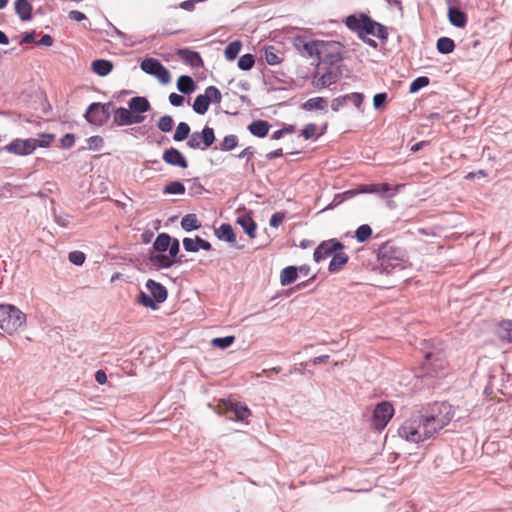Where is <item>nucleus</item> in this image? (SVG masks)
<instances>
[{"label":"nucleus","instance_id":"f257e3e1","mask_svg":"<svg viewBox=\"0 0 512 512\" xmlns=\"http://www.w3.org/2000/svg\"><path fill=\"white\" fill-rule=\"evenodd\" d=\"M436 434L435 428L430 425L420 410L412 413L398 428L399 437L414 444L429 440Z\"/></svg>","mask_w":512,"mask_h":512},{"label":"nucleus","instance_id":"f03ea898","mask_svg":"<svg viewBox=\"0 0 512 512\" xmlns=\"http://www.w3.org/2000/svg\"><path fill=\"white\" fill-rule=\"evenodd\" d=\"M377 259L381 272L386 274L403 270L408 265L406 252L391 242H386L378 248Z\"/></svg>","mask_w":512,"mask_h":512},{"label":"nucleus","instance_id":"7ed1b4c3","mask_svg":"<svg viewBox=\"0 0 512 512\" xmlns=\"http://www.w3.org/2000/svg\"><path fill=\"white\" fill-rule=\"evenodd\" d=\"M421 368L424 372L423 376L431 378L445 377L449 372V366L444 351L439 347H432L431 350L426 351Z\"/></svg>","mask_w":512,"mask_h":512},{"label":"nucleus","instance_id":"20e7f679","mask_svg":"<svg viewBox=\"0 0 512 512\" xmlns=\"http://www.w3.org/2000/svg\"><path fill=\"white\" fill-rule=\"evenodd\" d=\"M420 411L437 433L447 426L454 417V409L447 402H435Z\"/></svg>","mask_w":512,"mask_h":512},{"label":"nucleus","instance_id":"39448f33","mask_svg":"<svg viewBox=\"0 0 512 512\" xmlns=\"http://www.w3.org/2000/svg\"><path fill=\"white\" fill-rule=\"evenodd\" d=\"M26 322V315L14 305H0V328L8 333L13 334L19 328L23 327Z\"/></svg>","mask_w":512,"mask_h":512},{"label":"nucleus","instance_id":"423d86ee","mask_svg":"<svg viewBox=\"0 0 512 512\" xmlns=\"http://www.w3.org/2000/svg\"><path fill=\"white\" fill-rule=\"evenodd\" d=\"M343 46L337 41H320L318 59L327 67L342 68L344 60Z\"/></svg>","mask_w":512,"mask_h":512},{"label":"nucleus","instance_id":"0eeeda50","mask_svg":"<svg viewBox=\"0 0 512 512\" xmlns=\"http://www.w3.org/2000/svg\"><path fill=\"white\" fill-rule=\"evenodd\" d=\"M168 251V255L155 254L151 252L149 255L150 263L157 269H168L176 263H182L183 255L178 256L180 252V243L178 239L172 238Z\"/></svg>","mask_w":512,"mask_h":512},{"label":"nucleus","instance_id":"6e6552de","mask_svg":"<svg viewBox=\"0 0 512 512\" xmlns=\"http://www.w3.org/2000/svg\"><path fill=\"white\" fill-rule=\"evenodd\" d=\"M375 20H373L368 14L361 13L359 16L351 14L346 17L345 25L349 30L356 33L358 38L373 35L376 26Z\"/></svg>","mask_w":512,"mask_h":512},{"label":"nucleus","instance_id":"1a4fd4ad","mask_svg":"<svg viewBox=\"0 0 512 512\" xmlns=\"http://www.w3.org/2000/svg\"><path fill=\"white\" fill-rule=\"evenodd\" d=\"M113 108L114 104L112 102H93L87 107L84 118L92 125L103 126L109 120Z\"/></svg>","mask_w":512,"mask_h":512},{"label":"nucleus","instance_id":"9d476101","mask_svg":"<svg viewBox=\"0 0 512 512\" xmlns=\"http://www.w3.org/2000/svg\"><path fill=\"white\" fill-rule=\"evenodd\" d=\"M394 415V407L389 401H382L378 403L371 417V426L382 431Z\"/></svg>","mask_w":512,"mask_h":512},{"label":"nucleus","instance_id":"9b49d317","mask_svg":"<svg viewBox=\"0 0 512 512\" xmlns=\"http://www.w3.org/2000/svg\"><path fill=\"white\" fill-rule=\"evenodd\" d=\"M215 141V133L214 129L208 126H205L202 131H195L191 134L188 139L186 145L193 150H206L208 149Z\"/></svg>","mask_w":512,"mask_h":512},{"label":"nucleus","instance_id":"f8f14e48","mask_svg":"<svg viewBox=\"0 0 512 512\" xmlns=\"http://www.w3.org/2000/svg\"><path fill=\"white\" fill-rule=\"evenodd\" d=\"M344 249V245L337 239H330L327 241H322L315 249L313 253V258L315 262L319 263L320 261L326 259L327 257L333 256L337 251H341Z\"/></svg>","mask_w":512,"mask_h":512},{"label":"nucleus","instance_id":"ddd939ff","mask_svg":"<svg viewBox=\"0 0 512 512\" xmlns=\"http://www.w3.org/2000/svg\"><path fill=\"white\" fill-rule=\"evenodd\" d=\"M36 139L28 138V139H15L7 144L4 149L15 155H29L33 153L36 149Z\"/></svg>","mask_w":512,"mask_h":512},{"label":"nucleus","instance_id":"4468645a","mask_svg":"<svg viewBox=\"0 0 512 512\" xmlns=\"http://www.w3.org/2000/svg\"><path fill=\"white\" fill-rule=\"evenodd\" d=\"M317 72L313 79V86L317 89L327 88L330 85L336 83L338 79L342 76V69L326 67V71L318 76Z\"/></svg>","mask_w":512,"mask_h":512},{"label":"nucleus","instance_id":"2eb2a0df","mask_svg":"<svg viewBox=\"0 0 512 512\" xmlns=\"http://www.w3.org/2000/svg\"><path fill=\"white\" fill-rule=\"evenodd\" d=\"M163 161L171 166L186 169L188 167V161L184 154L174 147L166 149L162 154Z\"/></svg>","mask_w":512,"mask_h":512},{"label":"nucleus","instance_id":"dca6fc26","mask_svg":"<svg viewBox=\"0 0 512 512\" xmlns=\"http://www.w3.org/2000/svg\"><path fill=\"white\" fill-rule=\"evenodd\" d=\"M295 47L301 52V54L305 57H314L318 58V54L320 51V41L310 40L306 41L303 38H297L294 43Z\"/></svg>","mask_w":512,"mask_h":512},{"label":"nucleus","instance_id":"f3484780","mask_svg":"<svg viewBox=\"0 0 512 512\" xmlns=\"http://www.w3.org/2000/svg\"><path fill=\"white\" fill-rule=\"evenodd\" d=\"M182 243H183L184 249L187 252L196 253L200 249H203V250H206V251H209V250L212 249V245L210 244V242L202 239L199 236H196L195 239L187 238L186 237V238L183 239Z\"/></svg>","mask_w":512,"mask_h":512},{"label":"nucleus","instance_id":"a211bd4d","mask_svg":"<svg viewBox=\"0 0 512 512\" xmlns=\"http://www.w3.org/2000/svg\"><path fill=\"white\" fill-rule=\"evenodd\" d=\"M177 55L188 65L193 68H199L203 66V60L200 54L196 51H192L188 48L179 49Z\"/></svg>","mask_w":512,"mask_h":512},{"label":"nucleus","instance_id":"6ab92c4d","mask_svg":"<svg viewBox=\"0 0 512 512\" xmlns=\"http://www.w3.org/2000/svg\"><path fill=\"white\" fill-rule=\"evenodd\" d=\"M146 288L150 291L151 296L157 303H162L167 299L168 292L166 287L153 279L147 280Z\"/></svg>","mask_w":512,"mask_h":512},{"label":"nucleus","instance_id":"aec40b11","mask_svg":"<svg viewBox=\"0 0 512 512\" xmlns=\"http://www.w3.org/2000/svg\"><path fill=\"white\" fill-rule=\"evenodd\" d=\"M236 223L241 226L250 239H254L256 237L257 224L249 214H242L238 216Z\"/></svg>","mask_w":512,"mask_h":512},{"label":"nucleus","instance_id":"412c9836","mask_svg":"<svg viewBox=\"0 0 512 512\" xmlns=\"http://www.w3.org/2000/svg\"><path fill=\"white\" fill-rule=\"evenodd\" d=\"M451 25L457 28H464L467 24V15L456 7H449L447 13Z\"/></svg>","mask_w":512,"mask_h":512},{"label":"nucleus","instance_id":"4be33fe9","mask_svg":"<svg viewBox=\"0 0 512 512\" xmlns=\"http://www.w3.org/2000/svg\"><path fill=\"white\" fill-rule=\"evenodd\" d=\"M128 107L134 113H146L151 109V105L146 97L135 96L128 101Z\"/></svg>","mask_w":512,"mask_h":512},{"label":"nucleus","instance_id":"5701e85b","mask_svg":"<svg viewBox=\"0 0 512 512\" xmlns=\"http://www.w3.org/2000/svg\"><path fill=\"white\" fill-rule=\"evenodd\" d=\"M247 129L253 136L264 138L269 132L270 124L265 120H254Z\"/></svg>","mask_w":512,"mask_h":512},{"label":"nucleus","instance_id":"b1692460","mask_svg":"<svg viewBox=\"0 0 512 512\" xmlns=\"http://www.w3.org/2000/svg\"><path fill=\"white\" fill-rule=\"evenodd\" d=\"M15 12L22 21L32 20V5L28 0H16L14 3Z\"/></svg>","mask_w":512,"mask_h":512},{"label":"nucleus","instance_id":"393cba45","mask_svg":"<svg viewBox=\"0 0 512 512\" xmlns=\"http://www.w3.org/2000/svg\"><path fill=\"white\" fill-rule=\"evenodd\" d=\"M215 235L219 240L234 243L236 241V235L234 230L229 223H223L219 228L215 229Z\"/></svg>","mask_w":512,"mask_h":512},{"label":"nucleus","instance_id":"a878e982","mask_svg":"<svg viewBox=\"0 0 512 512\" xmlns=\"http://www.w3.org/2000/svg\"><path fill=\"white\" fill-rule=\"evenodd\" d=\"M92 71L101 76H107L113 69V63L106 59H96L91 64Z\"/></svg>","mask_w":512,"mask_h":512},{"label":"nucleus","instance_id":"bb28decb","mask_svg":"<svg viewBox=\"0 0 512 512\" xmlns=\"http://www.w3.org/2000/svg\"><path fill=\"white\" fill-rule=\"evenodd\" d=\"M172 237L167 233H160L156 237L153 243V253L158 252V254H163L166 252L171 244Z\"/></svg>","mask_w":512,"mask_h":512},{"label":"nucleus","instance_id":"cd10ccee","mask_svg":"<svg viewBox=\"0 0 512 512\" xmlns=\"http://www.w3.org/2000/svg\"><path fill=\"white\" fill-rule=\"evenodd\" d=\"M112 111L114 113L113 121H114L115 125H117V126L130 125L131 111L129 108H125V107H119L116 109L113 108Z\"/></svg>","mask_w":512,"mask_h":512},{"label":"nucleus","instance_id":"c85d7f7f","mask_svg":"<svg viewBox=\"0 0 512 512\" xmlns=\"http://www.w3.org/2000/svg\"><path fill=\"white\" fill-rule=\"evenodd\" d=\"M228 411L234 414V417H231V419L234 420L243 421L251 415L249 408L240 403H231L228 407Z\"/></svg>","mask_w":512,"mask_h":512},{"label":"nucleus","instance_id":"c756f323","mask_svg":"<svg viewBox=\"0 0 512 512\" xmlns=\"http://www.w3.org/2000/svg\"><path fill=\"white\" fill-rule=\"evenodd\" d=\"M298 277L297 266H287L280 273V283L282 286L292 284Z\"/></svg>","mask_w":512,"mask_h":512},{"label":"nucleus","instance_id":"7c9ffc66","mask_svg":"<svg viewBox=\"0 0 512 512\" xmlns=\"http://www.w3.org/2000/svg\"><path fill=\"white\" fill-rule=\"evenodd\" d=\"M302 109L305 111L323 110L327 109V100L323 97H313L308 99L302 104Z\"/></svg>","mask_w":512,"mask_h":512},{"label":"nucleus","instance_id":"2f4dec72","mask_svg":"<svg viewBox=\"0 0 512 512\" xmlns=\"http://www.w3.org/2000/svg\"><path fill=\"white\" fill-rule=\"evenodd\" d=\"M196 84L188 75H181L177 80V89L183 94H191L194 92Z\"/></svg>","mask_w":512,"mask_h":512},{"label":"nucleus","instance_id":"473e14b6","mask_svg":"<svg viewBox=\"0 0 512 512\" xmlns=\"http://www.w3.org/2000/svg\"><path fill=\"white\" fill-rule=\"evenodd\" d=\"M348 259H349V257L345 253L337 251L333 255V257L329 263L328 270L331 273H335V272L339 271L348 262Z\"/></svg>","mask_w":512,"mask_h":512},{"label":"nucleus","instance_id":"72a5a7b5","mask_svg":"<svg viewBox=\"0 0 512 512\" xmlns=\"http://www.w3.org/2000/svg\"><path fill=\"white\" fill-rule=\"evenodd\" d=\"M497 335L501 340L512 343V320H503L497 328Z\"/></svg>","mask_w":512,"mask_h":512},{"label":"nucleus","instance_id":"f704fd0d","mask_svg":"<svg viewBox=\"0 0 512 512\" xmlns=\"http://www.w3.org/2000/svg\"><path fill=\"white\" fill-rule=\"evenodd\" d=\"M192 108H193L194 112L199 115H204L208 111L209 98L206 95V93L199 94L196 96V98L194 99Z\"/></svg>","mask_w":512,"mask_h":512},{"label":"nucleus","instance_id":"c9c22d12","mask_svg":"<svg viewBox=\"0 0 512 512\" xmlns=\"http://www.w3.org/2000/svg\"><path fill=\"white\" fill-rule=\"evenodd\" d=\"M162 65L163 64L155 58H145L142 60L140 67L145 73L154 76Z\"/></svg>","mask_w":512,"mask_h":512},{"label":"nucleus","instance_id":"e433bc0d","mask_svg":"<svg viewBox=\"0 0 512 512\" xmlns=\"http://www.w3.org/2000/svg\"><path fill=\"white\" fill-rule=\"evenodd\" d=\"M181 227L185 231L190 232V231L199 229L201 227V223L199 222L196 214L189 213V214H186L181 219Z\"/></svg>","mask_w":512,"mask_h":512},{"label":"nucleus","instance_id":"4c0bfd02","mask_svg":"<svg viewBox=\"0 0 512 512\" xmlns=\"http://www.w3.org/2000/svg\"><path fill=\"white\" fill-rule=\"evenodd\" d=\"M436 49L441 54H450L455 49L454 40L449 37H440L436 42Z\"/></svg>","mask_w":512,"mask_h":512},{"label":"nucleus","instance_id":"58836bf2","mask_svg":"<svg viewBox=\"0 0 512 512\" xmlns=\"http://www.w3.org/2000/svg\"><path fill=\"white\" fill-rule=\"evenodd\" d=\"M255 153V148L248 146L236 155V158L238 159H246V167L250 170L251 173L255 172L254 162L251 160Z\"/></svg>","mask_w":512,"mask_h":512},{"label":"nucleus","instance_id":"ea45409f","mask_svg":"<svg viewBox=\"0 0 512 512\" xmlns=\"http://www.w3.org/2000/svg\"><path fill=\"white\" fill-rule=\"evenodd\" d=\"M242 48V44L240 41L236 40L233 42H230L224 51V55L226 60L233 61L236 59L237 55L239 54L240 50Z\"/></svg>","mask_w":512,"mask_h":512},{"label":"nucleus","instance_id":"a19ab883","mask_svg":"<svg viewBox=\"0 0 512 512\" xmlns=\"http://www.w3.org/2000/svg\"><path fill=\"white\" fill-rule=\"evenodd\" d=\"M190 131V126L186 122H180L176 127L173 139L176 142L186 140L190 135Z\"/></svg>","mask_w":512,"mask_h":512},{"label":"nucleus","instance_id":"79ce46f5","mask_svg":"<svg viewBox=\"0 0 512 512\" xmlns=\"http://www.w3.org/2000/svg\"><path fill=\"white\" fill-rule=\"evenodd\" d=\"M185 191V186L180 181H172L163 188L164 194L183 195Z\"/></svg>","mask_w":512,"mask_h":512},{"label":"nucleus","instance_id":"37998d69","mask_svg":"<svg viewBox=\"0 0 512 512\" xmlns=\"http://www.w3.org/2000/svg\"><path fill=\"white\" fill-rule=\"evenodd\" d=\"M239 138L235 134L227 135L223 138L222 142L220 143L219 149L221 151H231L234 148L238 146Z\"/></svg>","mask_w":512,"mask_h":512},{"label":"nucleus","instance_id":"c03bdc74","mask_svg":"<svg viewBox=\"0 0 512 512\" xmlns=\"http://www.w3.org/2000/svg\"><path fill=\"white\" fill-rule=\"evenodd\" d=\"M254 63H255L254 56L250 53H247V54L240 56V58L238 59L237 65L240 70L248 71L254 66Z\"/></svg>","mask_w":512,"mask_h":512},{"label":"nucleus","instance_id":"a18cd8bd","mask_svg":"<svg viewBox=\"0 0 512 512\" xmlns=\"http://www.w3.org/2000/svg\"><path fill=\"white\" fill-rule=\"evenodd\" d=\"M372 234V229L368 224L360 225L355 231V237L358 242H365L370 238Z\"/></svg>","mask_w":512,"mask_h":512},{"label":"nucleus","instance_id":"49530a36","mask_svg":"<svg viewBox=\"0 0 512 512\" xmlns=\"http://www.w3.org/2000/svg\"><path fill=\"white\" fill-rule=\"evenodd\" d=\"M137 302L144 307L151 308L152 310L158 308L157 302L154 300V298L143 291L139 293L137 297Z\"/></svg>","mask_w":512,"mask_h":512},{"label":"nucleus","instance_id":"de8ad7c7","mask_svg":"<svg viewBox=\"0 0 512 512\" xmlns=\"http://www.w3.org/2000/svg\"><path fill=\"white\" fill-rule=\"evenodd\" d=\"M174 120L170 115H164L160 117V119L157 122V128L161 132L168 133L173 129Z\"/></svg>","mask_w":512,"mask_h":512},{"label":"nucleus","instance_id":"09e8293b","mask_svg":"<svg viewBox=\"0 0 512 512\" xmlns=\"http://www.w3.org/2000/svg\"><path fill=\"white\" fill-rule=\"evenodd\" d=\"M234 341H235V336L229 335V336H225V337H216V338L212 339L211 344L214 347L225 349V348H228L229 346H231L234 343Z\"/></svg>","mask_w":512,"mask_h":512},{"label":"nucleus","instance_id":"8fccbe9b","mask_svg":"<svg viewBox=\"0 0 512 512\" xmlns=\"http://www.w3.org/2000/svg\"><path fill=\"white\" fill-rule=\"evenodd\" d=\"M265 60L269 65H277L281 62L280 56L277 54L274 46L265 48Z\"/></svg>","mask_w":512,"mask_h":512},{"label":"nucleus","instance_id":"3c124183","mask_svg":"<svg viewBox=\"0 0 512 512\" xmlns=\"http://www.w3.org/2000/svg\"><path fill=\"white\" fill-rule=\"evenodd\" d=\"M373 36L377 37L382 44H386L389 37L388 28L385 25L376 22Z\"/></svg>","mask_w":512,"mask_h":512},{"label":"nucleus","instance_id":"603ef678","mask_svg":"<svg viewBox=\"0 0 512 512\" xmlns=\"http://www.w3.org/2000/svg\"><path fill=\"white\" fill-rule=\"evenodd\" d=\"M205 93L209 98V104L210 103L219 104L221 102L222 95H221L220 90L217 87L208 86L205 89Z\"/></svg>","mask_w":512,"mask_h":512},{"label":"nucleus","instance_id":"864d4df0","mask_svg":"<svg viewBox=\"0 0 512 512\" xmlns=\"http://www.w3.org/2000/svg\"><path fill=\"white\" fill-rule=\"evenodd\" d=\"M429 78L426 76H420L413 80V82L410 84L409 91L411 93H415L419 91L420 89L426 87L429 85Z\"/></svg>","mask_w":512,"mask_h":512},{"label":"nucleus","instance_id":"5fc2aeb1","mask_svg":"<svg viewBox=\"0 0 512 512\" xmlns=\"http://www.w3.org/2000/svg\"><path fill=\"white\" fill-rule=\"evenodd\" d=\"M187 181L191 183L189 186V194L191 196H199L204 192V187L200 183V180L198 177L193 178L191 180H187Z\"/></svg>","mask_w":512,"mask_h":512},{"label":"nucleus","instance_id":"6e6d98bb","mask_svg":"<svg viewBox=\"0 0 512 512\" xmlns=\"http://www.w3.org/2000/svg\"><path fill=\"white\" fill-rule=\"evenodd\" d=\"M68 259L72 264L81 266L85 262L86 256L81 251H72L69 253Z\"/></svg>","mask_w":512,"mask_h":512},{"label":"nucleus","instance_id":"4d7b16f0","mask_svg":"<svg viewBox=\"0 0 512 512\" xmlns=\"http://www.w3.org/2000/svg\"><path fill=\"white\" fill-rule=\"evenodd\" d=\"M317 133V125L314 123H309L305 125V127L302 129L300 136H302L304 139L309 140L313 138Z\"/></svg>","mask_w":512,"mask_h":512},{"label":"nucleus","instance_id":"13d9d810","mask_svg":"<svg viewBox=\"0 0 512 512\" xmlns=\"http://www.w3.org/2000/svg\"><path fill=\"white\" fill-rule=\"evenodd\" d=\"M345 98L347 103L351 102L355 107L360 108L363 103L364 96L362 93L353 92L350 94H346Z\"/></svg>","mask_w":512,"mask_h":512},{"label":"nucleus","instance_id":"bf43d9fd","mask_svg":"<svg viewBox=\"0 0 512 512\" xmlns=\"http://www.w3.org/2000/svg\"><path fill=\"white\" fill-rule=\"evenodd\" d=\"M154 76L162 84H168L171 81L170 72L164 65H162V67L157 71V73Z\"/></svg>","mask_w":512,"mask_h":512},{"label":"nucleus","instance_id":"052dcab7","mask_svg":"<svg viewBox=\"0 0 512 512\" xmlns=\"http://www.w3.org/2000/svg\"><path fill=\"white\" fill-rule=\"evenodd\" d=\"M88 149L90 150H98L103 145V138L101 136L95 135L91 136L87 139Z\"/></svg>","mask_w":512,"mask_h":512},{"label":"nucleus","instance_id":"680f3d73","mask_svg":"<svg viewBox=\"0 0 512 512\" xmlns=\"http://www.w3.org/2000/svg\"><path fill=\"white\" fill-rule=\"evenodd\" d=\"M359 194H377L378 195V184H361L358 186Z\"/></svg>","mask_w":512,"mask_h":512},{"label":"nucleus","instance_id":"e2e57ef3","mask_svg":"<svg viewBox=\"0 0 512 512\" xmlns=\"http://www.w3.org/2000/svg\"><path fill=\"white\" fill-rule=\"evenodd\" d=\"M109 25L112 27V29L114 30L115 34L122 40L124 45L132 46L134 44V42H132L131 36H128L127 34L122 32L121 30H119L112 23H109Z\"/></svg>","mask_w":512,"mask_h":512},{"label":"nucleus","instance_id":"0e129e2a","mask_svg":"<svg viewBox=\"0 0 512 512\" xmlns=\"http://www.w3.org/2000/svg\"><path fill=\"white\" fill-rule=\"evenodd\" d=\"M284 218H285L284 212H276V213L272 214V216L269 220V224L273 228H278L282 224Z\"/></svg>","mask_w":512,"mask_h":512},{"label":"nucleus","instance_id":"69168bd1","mask_svg":"<svg viewBox=\"0 0 512 512\" xmlns=\"http://www.w3.org/2000/svg\"><path fill=\"white\" fill-rule=\"evenodd\" d=\"M60 142L63 148H71L75 143V136L72 133H67L62 136Z\"/></svg>","mask_w":512,"mask_h":512},{"label":"nucleus","instance_id":"338daca9","mask_svg":"<svg viewBox=\"0 0 512 512\" xmlns=\"http://www.w3.org/2000/svg\"><path fill=\"white\" fill-rule=\"evenodd\" d=\"M387 100V94L382 92V93H377L374 95L373 97V106L374 108L377 110V109H380L383 104L386 102Z\"/></svg>","mask_w":512,"mask_h":512},{"label":"nucleus","instance_id":"774afa93","mask_svg":"<svg viewBox=\"0 0 512 512\" xmlns=\"http://www.w3.org/2000/svg\"><path fill=\"white\" fill-rule=\"evenodd\" d=\"M346 104H347V101H346L345 95H342V96H339L332 100L331 108L333 111L337 112Z\"/></svg>","mask_w":512,"mask_h":512}]
</instances>
